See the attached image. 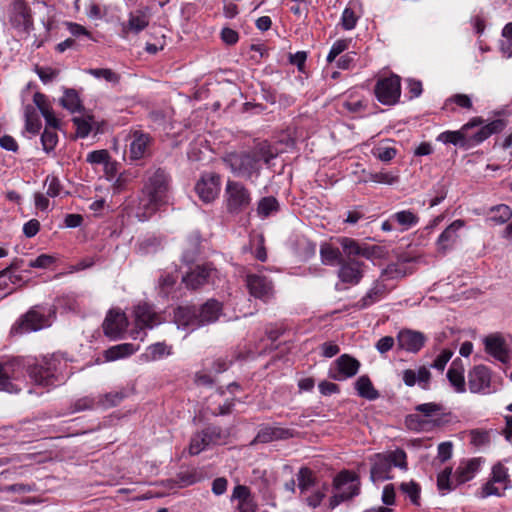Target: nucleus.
<instances>
[{"instance_id": "6ab92c4d", "label": "nucleus", "mask_w": 512, "mask_h": 512, "mask_svg": "<svg viewBox=\"0 0 512 512\" xmlns=\"http://www.w3.org/2000/svg\"><path fill=\"white\" fill-rule=\"evenodd\" d=\"M491 383L490 370L484 365L475 366L468 373L469 390L472 393L489 392Z\"/></svg>"}, {"instance_id": "f704fd0d", "label": "nucleus", "mask_w": 512, "mask_h": 512, "mask_svg": "<svg viewBox=\"0 0 512 512\" xmlns=\"http://www.w3.org/2000/svg\"><path fill=\"white\" fill-rule=\"evenodd\" d=\"M137 348L131 343H123L112 346L104 352L106 361H115L134 354Z\"/></svg>"}, {"instance_id": "393cba45", "label": "nucleus", "mask_w": 512, "mask_h": 512, "mask_svg": "<svg viewBox=\"0 0 512 512\" xmlns=\"http://www.w3.org/2000/svg\"><path fill=\"white\" fill-rule=\"evenodd\" d=\"M161 204L149 196H142L139 198L138 204L130 208L129 213L137 218L139 221L148 220L158 209Z\"/></svg>"}, {"instance_id": "49530a36", "label": "nucleus", "mask_w": 512, "mask_h": 512, "mask_svg": "<svg viewBox=\"0 0 512 512\" xmlns=\"http://www.w3.org/2000/svg\"><path fill=\"white\" fill-rule=\"evenodd\" d=\"M398 179H399L398 176L391 172L381 171V172H375V173L369 172L367 174V179H365L363 181L364 182L371 181V182L379 183V184L392 185V184L396 183L398 181Z\"/></svg>"}, {"instance_id": "dca6fc26", "label": "nucleus", "mask_w": 512, "mask_h": 512, "mask_svg": "<svg viewBox=\"0 0 512 512\" xmlns=\"http://www.w3.org/2000/svg\"><path fill=\"white\" fill-rule=\"evenodd\" d=\"M247 287L255 298L263 302L270 301L274 296V286L270 279L263 275H248Z\"/></svg>"}, {"instance_id": "20e7f679", "label": "nucleus", "mask_w": 512, "mask_h": 512, "mask_svg": "<svg viewBox=\"0 0 512 512\" xmlns=\"http://www.w3.org/2000/svg\"><path fill=\"white\" fill-rule=\"evenodd\" d=\"M61 365L62 360L56 356L44 357L41 362L29 366L28 374L36 385L54 386L62 380Z\"/></svg>"}, {"instance_id": "a19ab883", "label": "nucleus", "mask_w": 512, "mask_h": 512, "mask_svg": "<svg viewBox=\"0 0 512 512\" xmlns=\"http://www.w3.org/2000/svg\"><path fill=\"white\" fill-rule=\"evenodd\" d=\"M391 220L402 227V230H408L418 223V216L410 210H402L391 215Z\"/></svg>"}, {"instance_id": "3c124183", "label": "nucleus", "mask_w": 512, "mask_h": 512, "mask_svg": "<svg viewBox=\"0 0 512 512\" xmlns=\"http://www.w3.org/2000/svg\"><path fill=\"white\" fill-rule=\"evenodd\" d=\"M86 72L97 79H104L105 81L113 84L118 83L120 79L117 73L108 68L88 69Z\"/></svg>"}, {"instance_id": "69168bd1", "label": "nucleus", "mask_w": 512, "mask_h": 512, "mask_svg": "<svg viewBox=\"0 0 512 512\" xmlns=\"http://www.w3.org/2000/svg\"><path fill=\"white\" fill-rule=\"evenodd\" d=\"M327 490H328L327 485H323L322 489H318V490L314 491L310 496H308L306 498L307 505L312 508H316V507L320 506V504L322 503L323 499L326 496Z\"/></svg>"}, {"instance_id": "13d9d810", "label": "nucleus", "mask_w": 512, "mask_h": 512, "mask_svg": "<svg viewBox=\"0 0 512 512\" xmlns=\"http://www.w3.org/2000/svg\"><path fill=\"white\" fill-rule=\"evenodd\" d=\"M373 155L383 162L391 161L397 154V150L390 146H379L372 150Z\"/></svg>"}, {"instance_id": "4468645a", "label": "nucleus", "mask_w": 512, "mask_h": 512, "mask_svg": "<svg viewBox=\"0 0 512 512\" xmlns=\"http://www.w3.org/2000/svg\"><path fill=\"white\" fill-rule=\"evenodd\" d=\"M9 21L19 31H28L33 26L30 9L23 0H13L9 11Z\"/></svg>"}, {"instance_id": "412c9836", "label": "nucleus", "mask_w": 512, "mask_h": 512, "mask_svg": "<svg viewBox=\"0 0 512 512\" xmlns=\"http://www.w3.org/2000/svg\"><path fill=\"white\" fill-rule=\"evenodd\" d=\"M49 325L48 318L43 312L38 309H32L26 313L19 325L14 329L19 333H27L40 330Z\"/></svg>"}, {"instance_id": "9b49d317", "label": "nucleus", "mask_w": 512, "mask_h": 512, "mask_svg": "<svg viewBox=\"0 0 512 512\" xmlns=\"http://www.w3.org/2000/svg\"><path fill=\"white\" fill-rule=\"evenodd\" d=\"M128 326V320L124 312L119 309H111L103 322L104 334L112 340L122 338L126 328Z\"/></svg>"}, {"instance_id": "39448f33", "label": "nucleus", "mask_w": 512, "mask_h": 512, "mask_svg": "<svg viewBox=\"0 0 512 512\" xmlns=\"http://www.w3.org/2000/svg\"><path fill=\"white\" fill-rule=\"evenodd\" d=\"M224 198L227 212L233 215L247 210L252 202L251 191L243 183L234 180L227 181Z\"/></svg>"}, {"instance_id": "37998d69", "label": "nucleus", "mask_w": 512, "mask_h": 512, "mask_svg": "<svg viewBox=\"0 0 512 512\" xmlns=\"http://www.w3.org/2000/svg\"><path fill=\"white\" fill-rule=\"evenodd\" d=\"M73 123L76 127L77 136L80 138H85L91 132L92 126L95 124V121L93 116L85 115L74 117Z\"/></svg>"}, {"instance_id": "c03bdc74", "label": "nucleus", "mask_w": 512, "mask_h": 512, "mask_svg": "<svg viewBox=\"0 0 512 512\" xmlns=\"http://www.w3.org/2000/svg\"><path fill=\"white\" fill-rule=\"evenodd\" d=\"M297 481L301 494L306 493L315 484L312 470L307 467H301L297 473Z\"/></svg>"}, {"instance_id": "cd10ccee", "label": "nucleus", "mask_w": 512, "mask_h": 512, "mask_svg": "<svg viewBox=\"0 0 512 512\" xmlns=\"http://www.w3.org/2000/svg\"><path fill=\"white\" fill-rule=\"evenodd\" d=\"M238 500L239 512H256L257 504L251 495L250 489L244 485H237L232 492V500Z\"/></svg>"}, {"instance_id": "e2e57ef3", "label": "nucleus", "mask_w": 512, "mask_h": 512, "mask_svg": "<svg viewBox=\"0 0 512 512\" xmlns=\"http://www.w3.org/2000/svg\"><path fill=\"white\" fill-rule=\"evenodd\" d=\"M110 155L109 152L105 149L95 150L87 155V162L91 164H104L106 165L109 162Z\"/></svg>"}, {"instance_id": "1a4fd4ad", "label": "nucleus", "mask_w": 512, "mask_h": 512, "mask_svg": "<svg viewBox=\"0 0 512 512\" xmlns=\"http://www.w3.org/2000/svg\"><path fill=\"white\" fill-rule=\"evenodd\" d=\"M23 375V364L19 359L0 363V391L16 393L20 390L13 381Z\"/></svg>"}, {"instance_id": "0eeeda50", "label": "nucleus", "mask_w": 512, "mask_h": 512, "mask_svg": "<svg viewBox=\"0 0 512 512\" xmlns=\"http://www.w3.org/2000/svg\"><path fill=\"white\" fill-rule=\"evenodd\" d=\"M375 95L383 105H395L401 96V80L397 75L381 78L375 86Z\"/></svg>"}, {"instance_id": "a211bd4d", "label": "nucleus", "mask_w": 512, "mask_h": 512, "mask_svg": "<svg viewBox=\"0 0 512 512\" xmlns=\"http://www.w3.org/2000/svg\"><path fill=\"white\" fill-rule=\"evenodd\" d=\"M360 368V362L348 354H343L335 361V368L330 371V377L343 381L355 376Z\"/></svg>"}, {"instance_id": "338daca9", "label": "nucleus", "mask_w": 512, "mask_h": 512, "mask_svg": "<svg viewBox=\"0 0 512 512\" xmlns=\"http://www.w3.org/2000/svg\"><path fill=\"white\" fill-rule=\"evenodd\" d=\"M453 355V352L449 349H444L441 351V353L436 357L434 360L432 367L435 369H438L440 371H443L446 364L449 362Z\"/></svg>"}, {"instance_id": "f257e3e1", "label": "nucleus", "mask_w": 512, "mask_h": 512, "mask_svg": "<svg viewBox=\"0 0 512 512\" xmlns=\"http://www.w3.org/2000/svg\"><path fill=\"white\" fill-rule=\"evenodd\" d=\"M273 157L272 153L263 149H255L247 152L229 153L225 156L224 162L235 176L251 179L259 176L262 162L269 163Z\"/></svg>"}, {"instance_id": "58836bf2", "label": "nucleus", "mask_w": 512, "mask_h": 512, "mask_svg": "<svg viewBox=\"0 0 512 512\" xmlns=\"http://www.w3.org/2000/svg\"><path fill=\"white\" fill-rule=\"evenodd\" d=\"M338 242L341 245V247L343 248L344 252L347 254L348 258H350V256H352V255L353 256L361 255V256H365L367 258L370 256V253L368 252V250L365 248H362L358 244V242L352 238L341 237L338 239Z\"/></svg>"}, {"instance_id": "a878e982", "label": "nucleus", "mask_w": 512, "mask_h": 512, "mask_svg": "<svg viewBox=\"0 0 512 512\" xmlns=\"http://www.w3.org/2000/svg\"><path fill=\"white\" fill-rule=\"evenodd\" d=\"M481 466L480 458H473L462 461L454 473L456 485L464 484L473 479Z\"/></svg>"}, {"instance_id": "aec40b11", "label": "nucleus", "mask_w": 512, "mask_h": 512, "mask_svg": "<svg viewBox=\"0 0 512 512\" xmlns=\"http://www.w3.org/2000/svg\"><path fill=\"white\" fill-rule=\"evenodd\" d=\"M149 21L150 13L148 8L130 12L128 15V21L122 24L121 36L123 38H127L129 33H140L148 26Z\"/></svg>"}, {"instance_id": "e433bc0d", "label": "nucleus", "mask_w": 512, "mask_h": 512, "mask_svg": "<svg viewBox=\"0 0 512 512\" xmlns=\"http://www.w3.org/2000/svg\"><path fill=\"white\" fill-rule=\"evenodd\" d=\"M172 353V347L168 346L164 342L154 343L146 349V352L142 355V357L146 361H156L165 356H169Z\"/></svg>"}, {"instance_id": "b1692460", "label": "nucleus", "mask_w": 512, "mask_h": 512, "mask_svg": "<svg viewBox=\"0 0 512 512\" xmlns=\"http://www.w3.org/2000/svg\"><path fill=\"white\" fill-rule=\"evenodd\" d=\"M402 380L408 387H413L416 383L424 390L429 389L431 380V372L425 367L421 366L417 371L406 369L402 372Z\"/></svg>"}, {"instance_id": "8fccbe9b", "label": "nucleus", "mask_w": 512, "mask_h": 512, "mask_svg": "<svg viewBox=\"0 0 512 512\" xmlns=\"http://www.w3.org/2000/svg\"><path fill=\"white\" fill-rule=\"evenodd\" d=\"M209 440L206 438L204 432L195 434L190 441L189 445V453L191 455H198L200 452L206 449L209 446Z\"/></svg>"}, {"instance_id": "bf43d9fd", "label": "nucleus", "mask_w": 512, "mask_h": 512, "mask_svg": "<svg viewBox=\"0 0 512 512\" xmlns=\"http://www.w3.org/2000/svg\"><path fill=\"white\" fill-rule=\"evenodd\" d=\"M124 398L121 392H110L99 398V404L101 407L107 409L118 405Z\"/></svg>"}, {"instance_id": "bb28decb", "label": "nucleus", "mask_w": 512, "mask_h": 512, "mask_svg": "<svg viewBox=\"0 0 512 512\" xmlns=\"http://www.w3.org/2000/svg\"><path fill=\"white\" fill-rule=\"evenodd\" d=\"M392 468L391 462H389L384 454H377L370 471L371 480L376 483L391 479Z\"/></svg>"}, {"instance_id": "603ef678", "label": "nucleus", "mask_w": 512, "mask_h": 512, "mask_svg": "<svg viewBox=\"0 0 512 512\" xmlns=\"http://www.w3.org/2000/svg\"><path fill=\"white\" fill-rule=\"evenodd\" d=\"M443 406L438 403L429 402L419 404L415 407V410L423 414L427 418L439 416L443 413Z\"/></svg>"}, {"instance_id": "7c9ffc66", "label": "nucleus", "mask_w": 512, "mask_h": 512, "mask_svg": "<svg viewBox=\"0 0 512 512\" xmlns=\"http://www.w3.org/2000/svg\"><path fill=\"white\" fill-rule=\"evenodd\" d=\"M294 430L281 426H265L257 434L260 442H271L275 440H283L293 437Z\"/></svg>"}, {"instance_id": "f8f14e48", "label": "nucleus", "mask_w": 512, "mask_h": 512, "mask_svg": "<svg viewBox=\"0 0 512 512\" xmlns=\"http://www.w3.org/2000/svg\"><path fill=\"white\" fill-rule=\"evenodd\" d=\"M218 271L211 264L198 265L183 276L187 288L197 289L207 283L214 282Z\"/></svg>"}, {"instance_id": "c9c22d12", "label": "nucleus", "mask_w": 512, "mask_h": 512, "mask_svg": "<svg viewBox=\"0 0 512 512\" xmlns=\"http://www.w3.org/2000/svg\"><path fill=\"white\" fill-rule=\"evenodd\" d=\"M355 389L357 390L359 396L368 400H375L379 396L378 391L374 388L370 378L367 375H362L356 380Z\"/></svg>"}, {"instance_id": "ddd939ff", "label": "nucleus", "mask_w": 512, "mask_h": 512, "mask_svg": "<svg viewBox=\"0 0 512 512\" xmlns=\"http://www.w3.org/2000/svg\"><path fill=\"white\" fill-rule=\"evenodd\" d=\"M195 191L203 202L214 201L220 192V177L215 173L203 174L195 185Z\"/></svg>"}, {"instance_id": "5701e85b", "label": "nucleus", "mask_w": 512, "mask_h": 512, "mask_svg": "<svg viewBox=\"0 0 512 512\" xmlns=\"http://www.w3.org/2000/svg\"><path fill=\"white\" fill-rule=\"evenodd\" d=\"M151 138L148 134L140 131H135L131 134V141L129 144V156L133 160L144 158L150 148Z\"/></svg>"}, {"instance_id": "c85d7f7f", "label": "nucleus", "mask_w": 512, "mask_h": 512, "mask_svg": "<svg viewBox=\"0 0 512 512\" xmlns=\"http://www.w3.org/2000/svg\"><path fill=\"white\" fill-rule=\"evenodd\" d=\"M33 102L44 117L47 126L57 129L60 120L55 116L47 97L40 92H36L33 96Z\"/></svg>"}, {"instance_id": "2f4dec72", "label": "nucleus", "mask_w": 512, "mask_h": 512, "mask_svg": "<svg viewBox=\"0 0 512 512\" xmlns=\"http://www.w3.org/2000/svg\"><path fill=\"white\" fill-rule=\"evenodd\" d=\"M464 367L460 359H455L447 371V378L457 393L466 391Z\"/></svg>"}, {"instance_id": "0e129e2a", "label": "nucleus", "mask_w": 512, "mask_h": 512, "mask_svg": "<svg viewBox=\"0 0 512 512\" xmlns=\"http://www.w3.org/2000/svg\"><path fill=\"white\" fill-rule=\"evenodd\" d=\"M357 20L358 17L351 8L347 7L344 9L341 17V23L345 30L353 29L357 24Z\"/></svg>"}, {"instance_id": "864d4df0", "label": "nucleus", "mask_w": 512, "mask_h": 512, "mask_svg": "<svg viewBox=\"0 0 512 512\" xmlns=\"http://www.w3.org/2000/svg\"><path fill=\"white\" fill-rule=\"evenodd\" d=\"M41 142L46 152L52 151L58 142V136L54 128L47 126L42 133Z\"/></svg>"}, {"instance_id": "c756f323", "label": "nucleus", "mask_w": 512, "mask_h": 512, "mask_svg": "<svg viewBox=\"0 0 512 512\" xmlns=\"http://www.w3.org/2000/svg\"><path fill=\"white\" fill-rule=\"evenodd\" d=\"M485 350L488 354L501 362L508 358L505 340L500 335H490L484 339Z\"/></svg>"}, {"instance_id": "423d86ee", "label": "nucleus", "mask_w": 512, "mask_h": 512, "mask_svg": "<svg viewBox=\"0 0 512 512\" xmlns=\"http://www.w3.org/2000/svg\"><path fill=\"white\" fill-rule=\"evenodd\" d=\"M169 189V177L163 169L155 170L147 177L142 193L154 201L163 204L166 202Z\"/></svg>"}, {"instance_id": "de8ad7c7", "label": "nucleus", "mask_w": 512, "mask_h": 512, "mask_svg": "<svg viewBox=\"0 0 512 512\" xmlns=\"http://www.w3.org/2000/svg\"><path fill=\"white\" fill-rule=\"evenodd\" d=\"M452 469L446 468L443 470L437 477V486L438 489L442 492L450 491L454 489L457 485L454 480V476L451 478Z\"/></svg>"}, {"instance_id": "2eb2a0df", "label": "nucleus", "mask_w": 512, "mask_h": 512, "mask_svg": "<svg viewBox=\"0 0 512 512\" xmlns=\"http://www.w3.org/2000/svg\"><path fill=\"white\" fill-rule=\"evenodd\" d=\"M396 340L399 349L416 354L424 347L427 338L420 331L403 329L398 332Z\"/></svg>"}, {"instance_id": "6e6d98bb", "label": "nucleus", "mask_w": 512, "mask_h": 512, "mask_svg": "<svg viewBox=\"0 0 512 512\" xmlns=\"http://www.w3.org/2000/svg\"><path fill=\"white\" fill-rule=\"evenodd\" d=\"M437 140L444 144L462 145L465 142L463 134L459 131H445L439 134Z\"/></svg>"}, {"instance_id": "ea45409f", "label": "nucleus", "mask_w": 512, "mask_h": 512, "mask_svg": "<svg viewBox=\"0 0 512 512\" xmlns=\"http://www.w3.org/2000/svg\"><path fill=\"white\" fill-rule=\"evenodd\" d=\"M25 129L27 132L36 135L41 128V121L35 107L27 105L24 109Z\"/></svg>"}, {"instance_id": "f03ea898", "label": "nucleus", "mask_w": 512, "mask_h": 512, "mask_svg": "<svg viewBox=\"0 0 512 512\" xmlns=\"http://www.w3.org/2000/svg\"><path fill=\"white\" fill-rule=\"evenodd\" d=\"M221 312V305L215 300H209L196 314L195 310L190 307H179L174 313V319L178 327H192L209 324L216 321Z\"/></svg>"}, {"instance_id": "473e14b6", "label": "nucleus", "mask_w": 512, "mask_h": 512, "mask_svg": "<svg viewBox=\"0 0 512 512\" xmlns=\"http://www.w3.org/2000/svg\"><path fill=\"white\" fill-rule=\"evenodd\" d=\"M512 218V209L506 204H499L489 209L488 221L494 225H502Z\"/></svg>"}, {"instance_id": "4c0bfd02", "label": "nucleus", "mask_w": 512, "mask_h": 512, "mask_svg": "<svg viewBox=\"0 0 512 512\" xmlns=\"http://www.w3.org/2000/svg\"><path fill=\"white\" fill-rule=\"evenodd\" d=\"M320 256L322 263L325 265H340V262L344 259L342 258L341 252L338 248L333 247L329 244H324L320 248Z\"/></svg>"}, {"instance_id": "4be33fe9", "label": "nucleus", "mask_w": 512, "mask_h": 512, "mask_svg": "<svg viewBox=\"0 0 512 512\" xmlns=\"http://www.w3.org/2000/svg\"><path fill=\"white\" fill-rule=\"evenodd\" d=\"M134 317L136 326L139 329L153 328L160 323L159 316L147 303H139L134 308Z\"/></svg>"}, {"instance_id": "9d476101", "label": "nucleus", "mask_w": 512, "mask_h": 512, "mask_svg": "<svg viewBox=\"0 0 512 512\" xmlns=\"http://www.w3.org/2000/svg\"><path fill=\"white\" fill-rule=\"evenodd\" d=\"M348 482L352 483L350 487L351 492L340 491L338 494L332 496L330 499V507L332 509L337 507L343 501L349 500L359 494L360 488L357 476L349 471L340 472L334 480V485L336 488H342Z\"/></svg>"}, {"instance_id": "f3484780", "label": "nucleus", "mask_w": 512, "mask_h": 512, "mask_svg": "<svg viewBox=\"0 0 512 512\" xmlns=\"http://www.w3.org/2000/svg\"><path fill=\"white\" fill-rule=\"evenodd\" d=\"M465 227V221L462 219L454 220L439 235L436 240V247L439 252L445 253L451 250L460 239V231Z\"/></svg>"}, {"instance_id": "6e6552de", "label": "nucleus", "mask_w": 512, "mask_h": 512, "mask_svg": "<svg viewBox=\"0 0 512 512\" xmlns=\"http://www.w3.org/2000/svg\"><path fill=\"white\" fill-rule=\"evenodd\" d=\"M366 267L364 262L355 258L344 259L337 271L338 279L343 284L356 286L362 281Z\"/></svg>"}, {"instance_id": "5fc2aeb1", "label": "nucleus", "mask_w": 512, "mask_h": 512, "mask_svg": "<svg viewBox=\"0 0 512 512\" xmlns=\"http://www.w3.org/2000/svg\"><path fill=\"white\" fill-rule=\"evenodd\" d=\"M386 458L391 462L392 467H398L400 469L406 470L407 469V462H406V453L402 449H397L395 451L389 452L384 454Z\"/></svg>"}, {"instance_id": "09e8293b", "label": "nucleus", "mask_w": 512, "mask_h": 512, "mask_svg": "<svg viewBox=\"0 0 512 512\" xmlns=\"http://www.w3.org/2000/svg\"><path fill=\"white\" fill-rule=\"evenodd\" d=\"M506 490L491 481H487L482 485L480 490L477 492V496L481 499L488 498L490 496L502 497Z\"/></svg>"}, {"instance_id": "774afa93", "label": "nucleus", "mask_w": 512, "mask_h": 512, "mask_svg": "<svg viewBox=\"0 0 512 512\" xmlns=\"http://www.w3.org/2000/svg\"><path fill=\"white\" fill-rule=\"evenodd\" d=\"M470 441L474 446L480 447L489 442V435L485 431L472 430L470 432Z\"/></svg>"}, {"instance_id": "79ce46f5", "label": "nucleus", "mask_w": 512, "mask_h": 512, "mask_svg": "<svg viewBox=\"0 0 512 512\" xmlns=\"http://www.w3.org/2000/svg\"><path fill=\"white\" fill-rule=\"evenodd\" d=\"M279 210V203L273 196L263 197L257 205V213L262 218H267Z\"/></svg>"}, {"instance_id": "7ed1b4c3", "label": "nucleus", "mask_w": 512, "mask_h": 512, "mask_svg": "<svg viewBox=\"0 0 512 512\" xmlns=\"http://www.w3.org/2000/svg\"><path fill=\"white\" fill-rule=\"evenodd\" d=\"M405 273L398 268L396 264H390L382 272L381 276L375 280L365 295L355 304L358 309H366L371 305L384 299L391 289L385 283V278H401Z\"/></svg>"}, {"instance_id": "680f3d73", "label": "nucleus", "mask_w": 512, "mask_h": 512, "mask_svg": "<svg viewBox=\"0 0 512 512\" xmlns=\"http://www.w3.org/2000/svg\"><path fill=\"white\" fill-rule=\"evenodd\" d=\"M35 72L37 73L40 80L44 84H47V83L53 81L59 74V71L57 69H54L52 67H41V66H36Z\"/></svg>"}, {"instance_id": "72a5a7b5", "label": "nucleus", "mask_w": 512, "mask_h": 512, "mask_svg": "<svg viewBox=\"0 0 512 512\" xmlns=\"http://www.w3.org/2000/svg\"><path fill=\"white\" fill-rule=\"evenodd\" d=\"M489 481L498 484L504 490H508L512 487L508 469L501 463H497L492 467Z\"/></svg>"}, {"instance_id": "4d7b16f0", "label": "nucleus", "mask_w": 512, "mask_h": 512, "mask_svg": "<svg viewBox=\"0 0 512 512\" xmlns=\"http://www.w3.org/2000/svg\"><path fill=\"white\" fill-rule=\"evenodd\" d=\"M400 489L404 494H406L410 498L413 504H419L420 487L417 483H415L414 481L402 483Z\"/></svg>"}, {"instance_id": "a18cd8bd", "label": "nucleus", "mask_w": 512, "mask_h": 512, "mask_svg": "<svg viewBox=\"0 0 512 512\" xmlns=\"http://www.w3.org/2000/svg\"><path fill=\"white\" fill-rule=\"evenodd\" d=\"M61 105L72 113L80 111L81 102L77 92L73 89H67L63 97L60 99Z\"/></svg>"}, {"instance_id": "052dcab7", "label": "nucleus", "mask_w": 512, "mask_h": 512, "mask_svg": "<svg viewBox=\"0 0 512 512\" xmlns=\"http://www.w3.org/2000/svg\"><path fill=\"white\" fill-rule=\"evenodd\" d=\"M349 43L350 41L346 39H339L335 41L327 55V61L329 63L333 62L337 56L348 49Z\"/></svg>"}]
</instances>
